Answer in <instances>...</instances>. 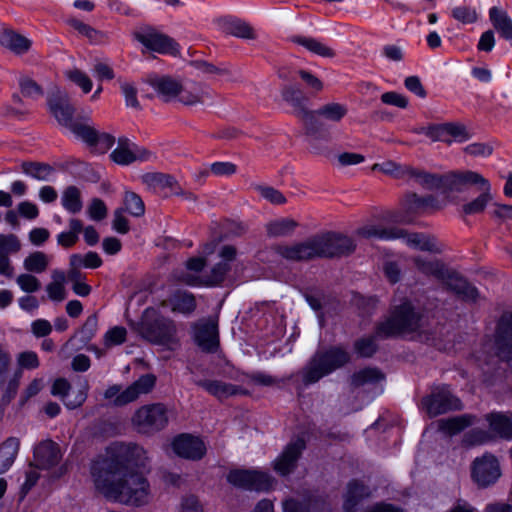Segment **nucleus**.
<instances>
[{
	"label": "nucleus",
	"instance_id": "obj_1",
	"mask_svg": "<svg viewBox=\"0 0 512 512\" xmlns=\"http://www.w3.org/2000/svg\"><path fill=\"white\" fill-rule=\"evenodd\" d=\"M147 460L143 447L134 443L111 444L104 456L91 465V477L98 493L108 501L140 507L150 502L148 480L134 467H143Z\"/></svg>",
	"mask_w": 512,
	"mask_h": 512
},
{
	"label": "nucleus",
	"instance_id": "obj_2",
	"mask_svg": "<svg viewBox=\"0 0 512 512\" xmlns=\"http://www.w3.org/2000/svg\"><path fill=\"white\" fill-rule=\"evenodd\" d=\"M354 249L355 244L350 237L327 233L292 246H279L278 253L288 260L301 261L316 257H338L352 253Z\"/></svg>",
	"mask_w": 512,
	"mask_h": 512
},
{
	"label": "nucleus",
	"instance_id": "obj_3",
	"mask_svg": "<svg viewBox=\"0 0 512 512\" xmlns=\"http://www.w3.org/2000/svg\"><path fill=\"white\" fill-rule=\"evenodd\" d=\"M418 324V314L409 301H404L394 307L386 320L378 324L375 336L364 337L356 341L355 351L362 357H370L377 349L376 337L386 338L412 332L418 328Z\"/></svg>",
	"mask_w": 512,
	"mask_h": 512
},
{
	"label": "nucleus",
	"instance_id": "obj_4",
	"mask_svg": "<svg viewBox=\"0 0 512 512\" xmlns=\"http://www.w3.org/2000/svg\"><path fill=\"white\" fill-rule=\"evenodd\" d=\"M136 330L141 337L152 344L161 345L170 350L179 345L176 322L170 317L164 316L158 308H146Z\"/></svg>",
	"mask_w": 512,
	"mask_h": 512
},
{
	"label": "nucleus",
	"instance_id": "obj_5",
	"mask_svg": "<svg viewBox=\"0 0 512 512\" xmlns=\"http://www.w3.org/2000/svg\"><path fill=\"white\" fill-rule=\"evenodd\" d=\"M417 269L441 281L447 289L466 301H474L478 296L477 289L461 277L457 272L448 269L439 260H424L421 257L414 259Z\"/></svg>",
	"mask_w": 512,
	"mask_h": 512
},
{
	"label": "nucleus",
	"instance_id": "obj_6",
	"mask_svg": "<svg viewBox=\"0 0 512 512\" xmlns=\"http://www.w3.org/2000/svg\"><path fill=\"white\" fill-rule=\"evenodd\" d=\"M349 359V354L338 347L331 348L324 353H317L304 370V383L312 384L317 382L325 375L346 364Z\"/></svg>",
	"mask_w": 512,
	"mask_h": 512
},
{
	"label": "nucleus",
	"instance_id": "obj_7",
	"mask_svg": "<svg viewBox=\"0 0 512 512\" xmlns=\"http://www.w3.org/2000/svg\"><path fill=\"white\" fill-rule=\"evenodd\" d=\"M168 410L161 403L143 405L132 416L134 428L142 434H154L168 424Z\"/></svg>",
	"mask_w": 512,
	"mask_h": 512
},
{
	"label": "nucleus",
	"instance_id": "obj_8",
	"mask_svg": "<svg viewBox=\"0 0 512 512\" xmlns=\"http://www.w3.org/2000/svg\"><path fill=\"white\" fill-rule=\"evenodd\" d=\"M156 378L152 374L141 376L125 390L120 385H112L104 392V398L115 406H124L136 401L141 395L149 393L155 386Z\"/></svg>",
	"mask_w": 512,
	"mask_h": 512
},
{
	"label": "nucleus",
	"instance_id": "obj_9",
	"mask_svg": "<svg viewBox=\"0 0 512 512\" xmlns=\"http://www.w3.org/2000/svg\"><path fill=\"white\" fill-rule=\"evenodd\" d=\"M134 38L148 50L159 54L176 56L180 52L179 44L173 38L151 26L140 28L134 32Z\"/></svg>",
	"mask_w": 512,
	"mask_h": 512
},
{
	"label": "nucleus",
	"instance_id": "obj_10",
	"mask_svg": "<svg viewBox=\"0 0 512 512\" xmlns=\"http://www.w3.org/2000/svg\"><path fill=\"white\" fill-rule=\"evenodd\" d=\"M421 404L430 417L461 409L460 400L446 385L434 388L430 395L422 399Z\"/></svg>",
	"mask_w": 512,
	"mask_h": 512
},
{
	"label": "nucleus",
	"instance_id": "obj_11",
	"mask_svg": "<svg viewBox=\"0 0 512 512\" xmlns=\"http://www.w3.org/2000/svg\"><path fill=\"white\" fill-rule=\"evenodd\" d=\"M227 481L245 490L266 491L272 486L273 478L261 470L234 469L228 473Z\"/></svg>",
	"mask_w": 512,
	"mask_h": 512
},
{
	"label": "nucleus",
	"instance_id": "obj_12",
	"mask_svg": "<svg viewBox=\"0 0 512 512\" xmlns=\"http://www.w3.org/2000/svg\"><path fill=\"white\" fill-rule=\"evenodd\" d=\"M441 208L442 205L433 195L422 197L416 193H410L406 195L401 202V210L403 212L401 221L404 223H410L419 215L439 210Z\"/></svg>",
	"mask_w": 512,
	"mask_h": 512
},
{
	"label": "nucleus",
	"instance_id": "obj_13",
	"mask_svg": "<svg viewBox=\"0 0 512 512\" xmlns=\"http://www.w3.org/2000/svg\"><path fill=\"white\" fill-rule=\"evenodd\" d=\"M490 182L478 172L472 170L454 171L444 175V189L461 192L469 186L488 189Z\"/></svg>",
	"mask_w": 512,
	"mask_h": 512
},
{
	"label": "nucleus",
	"instance_id": "obj_14",
	"mask_svg": "<svg viewBox=\"0 0 512 512\" xmlns=\"http://www.w3.org/2000/svg\"><path fill=\"white\" fill-rule=\"evenodd\" d=\"M498 460L492 454L476 458L472 465V478L480 487H487L500 477Z\"/></svg>",
	"mask_w": 512,
	"mask_h": 512
},
{
	"label": "nucleus",
	"instance_id": "obj_15",
	"mask_svg": "<svg viewBox=\"0 0 512 512\" xmlns=\"http://www.w3.org/2000/svg\"><path fill=\"white\" fill-rule=\"evenodd\" d=\"M194 340L205 352H216L219 346L218 323L214 319H201L193 326Z\"/></svg>",
	"mask_w": 512,
	"mask_h": 512
},
{
	"label": "nucleus",
	"instance_id": "obj_16",
	"mask_svg": "<svg viewBox=\"0 0 512 512\" xmlns=\"http://www.w3.org/2000/svg\"><path fill=\"white\" fill-rule=\"evenodd\" d=\"M151 153L131 142L128 138L118 139V146L110 154L113 162L119 165H129L135 161H147Z\"/></svg>",
	"mask_w": 512,
	"mask_h": 512
},
{
	"label": "nucleus",
	"instance_id": "obj_17",
	"mask_svg": "<svg viewBox=\"0 0 512 512\" xmlns=\"http://www.w3.org/2000/svg\"><path fill=\"white\" fill-rule=\"evenodd\" d=\"M497 356L512 361V312L504 313L497 325L495 340Z\"/></svg>",
	"mask_w": 512,
	"mask_h": 512
},
{
	"label": "nucleus",
	"instance_id": "obj_18",
	"mask_svg": "<svg viewBox=\"0 0 512 512\" xmlns=\"http://www.w3.org/2000/svg\"><path fill=\"white\" fill-rule=\"evenodd\" d=\"M62 452L59 445L50 440L41 441L34 448V464L38 469L50 470L60 463Z\"/></svg>",
	"mask_w": 512,
	"mask_h": 512
},
{
	"label": "nucleus",
	"instance_id": "obj_19",
	"mask_svg": "<svg viewBox=\"0 0 512 512\" xmlns=\"http://www.w3.org/2000/svg\"><path fill=\"white\" fill-rule=\"evenodd\" d=\"M237 255L236 248L231 245H224L219 250L221 261L215 264L210 272L205 276V284L208 286L220 285L225 279L231 269L230 262H232Z\"/></svg>",
	"mask_w": 512,
	"mask_h": 512
},
{
	"label": "nucleus",
	"instance_id": "obj_20",
	"mask_svg": "<svg viewBox=\"0 0 512 512\" xmlns=\"http://www.w3.org/2000/svg\"><path fill=\"white\" fill-rule=\"evenodd\" d=\"M173 451L180 457L198 460L201 459L206 447L202 440L188 434H182L176 437L172 443Z\"/></svg>",
	"mask_w": 512,
	"mask_h": 512
},
{
	"label": "nucleus",
	"instance_id": "obj_21",
	"mask_svg": "<svg viewBox=\"0 0 512 512\" xmlns=\"http://www.w3.org/2000/svg\"><path fill=\"white\" fill-rule=\"evenodd\" d=\"M196 306L194 295L184 290H176L160 303V307L169 308L172 313L182 315L192 314Z\"/></svg>",
	"mask_w": 512,
	"mask_h": 512
},
{
	"label": "nucleus",
	"instance_id": "obj_22",
	"mask_svg": "<svg viewBox=\"0 0 512 512\" xmlns=\"http://www.w3.org/2000/svg\"><path fill=\"white\" fill-rule=\"evenodd\" d=\"M304 448L305 442L303 439L298 438L289 443L282 454L274 461L275 471L283 476L289 474L294 469Z\"/></svg>",
	"mask_w": 512,
	"mask_h": 512
},
{
	"label": "nucleus",
	"instance_id": "obj_23",
	"mask_svg": "<svg viewBox=\"0 0 512 512\" xmlns=\"http://www.w3.org/2000/svg\"><path fill=\"white\" fill-rule=\"evenodd\" d=\"M282 96L287 103L294 107L297 116L303 119L306 124L312 122L314 113L306 109L307 98L302 90L294 86H288L284 88Z\"/></svg>",
	"mask_w": 512,
	"mask_h": 512
},
{
	"label": "nucleus",
	"instance_id": "obj_24",
	"mask_svg": "<svg viewBox=\"0 0 512 512\" xmlns=\"http://www.w3.org/2000/svg\"><path fill=\"white\" fill-rule=\"evenodd\" d=\"M489 20L501 38L512 45V18L503 9L493 6L489 9Z\"/></svg>",
	"mask_w": 512,
	"mask_h": 512
},
{
	"label": "nucleus",
	"instance_id": "obj_25",
	"mask_svg": "<svg viewBox=\"0 0 512 512\" xmlns=\"http://www.w3.org/2000/svg\"><path fill=\"white\" fill-rule=\"evenodd\" d=\"M148 83L164 101L175 99L181 87L178 81L168 76L149 77Z\"/></svg>",
	"mask_w": 512,
	"mask_h": 512
},
{
	"label": "nucleus",
	"instance_id": "obj_26",
	"mask_svg": "<svg viewBox=\"0 0 512 512\" xmlns=\"http://www.w3.org/2000/svg\"><path fill=\"white\" fill-rule=\"evenodd\" d=\"M403 234L400 228H384L375 224H366L356 231V235L362 238H377L381 240L399 239Z\"/></svg>",
	"mask_w": 512,
	"mask_h": 512
},
{
	"label": "nucleus",
	"instance_id": "obj_27",
	"mask_svg": "<svg viewBox=\"0 0 512 512\" xmlns=\"http://www.w3.org/2000/svg\"><path fill=\"white\" fill-rule=\"evenodd\" d=\"M370 495V490L362 482L352 480L347 485V492L344 496V510L354 512L358 503Z\"/></svg>",
	"mask_w": 512,
	"mask_h": 512
},
{
	"label": "nucleus",
	"instance_id": "obj_28",
	"mask_svg": "<svg viewBox=\"0 0 512 512\" xmlns=\"http://www.w3.org/2000/svg\"><path fill=\"white\" fill-rule=\"evenodd\" d=\"M197 385L220 400L237 395L242 391L238 386L218 380H200Z\"/></svg>",
	"mask_w": 512,
	"mask_h": 512
},
{
	"label": "nucleus",
	"instance_id": "obj_29",
	"mask_svg": "<svg viewBox=\"0 0 512 512\" xmlns=\"http://www.w3.org/2000/svg\"><path fill=\"white\" fill-rule=\"evenodd\" d=\"M490 430L497 436L512 440V420L509 416L492 412L486 415Z\"/></svg>",
	"mask_w": 512,
	"mask_h": 512
},
{
	"label": "nucleus",
	"instance_id": "obj_30",
	"mask_svg": "<svg viewBox=\"0 0 512 512\" xmlns=\"http://www.w3.org/2000/svg\"><path fill=\"white\" fill-rule=\"evenodd\" d=\"M0 44L15 54H23L31 47V41L23 35L11 30H5L0 34Z\"/></svg>",
	"mask_w": 512,
	"mask_h": 512
},
{
	"label": "nucleus",
	"instance_id": "obj_31",
	"mask_svg": "<svg viewBox=\"0 0 512 512\" xmlns=\"http://www.w3.org/2000/svg\"><path fill=\"white\" fill-rule=\"evenodd\" d=\"M20 448V440L9 437L0 445V474L6 472L14 463Z\"/></svg>",
	"mask_w": 512,
	"mask_h": 512
},
{
	"label": "nucleus",
	"instance_id": "obj_32",
	"mask_svg": "<svg viewBox=\"0 0 512 512\" xmlns=\"http://www.w3.org/2000/svg\"><path fill=\"white\" fill-rule=\"evenodd\" d=\"M410 181L414 182L425 190H436L444 188V175L441 176L418 168L413 169Z\"/></svg>",
	"mask_w": 512,
	"mask_h": 512
},
{
	"label": "nucleus",
	"instance_id": "obj_33",
	"mask_svg": "<svg viewBox=\"0 0 512 512\" xmlns=\"http://www.w3.org/2000/svg\"><path fill=\"white\" fill-rule=\"evenodd\" d=\"M399 239H403L404 243L413 249L439 252L435 239L422 233H407L403 230V234Z\"/></svg>",
	"mask_w": 512,
	"mask_h": 512
},
{
	"label": "nucleus",
	"instance_id": "obj_34",
	"mask_svg": "<svg viewBox=\"0 0 512 512\" xmlns=\"http://www.w3.org/2000/svg\"><path fill=\"white\" fill-rule=\"evenodd\" d=\"M208 96V91L200 85L194 84L190 87L181 86L176 98L183 104L193 105L196 103H204Z\"/></svg>",
	"mask_w": 512,
	"mask_h": 512
},
{
	"label": "nucleus",
	"instance_id": "obj_35",
	"mask_svg": "<svg viewBox=\"0 0 512 512\" xmlns=\"http://www.w3.org/2000/svg\"><path fill=\"white\" fill-rule=\"evenodd\" d=\"M291 41L295 44H298L311 53H314L316 55L322 56V57H333L334 52L331 48L326 46L321 41L312 38V37H306V36H293L291 37Z\"/></svg>",
	"mask_w": 512,
	"mask_h": 512
},
{
	"label": "nucleus",
	"instance_id": "obj_36",
	"mask_svg": "<svg viewBox=\"0 0 512 512\" xmlns=\"http://www.w3.org/2000/svg\"><path fill=\"white\" fill-rule=\"evenodd\" d=\"M223 29L226 33L236 37L246 39L254 38L252 27L241 19L232 17L223 19Z\"/></svg>",
	"mask_w": 512,
	"mask_h": 512
},
{
	"label": "nucleus",
	"instance_id": "obj_37",
	"mask_svg": "<svg viewBox=\"0 0 512 512\" xmlns=\"http://www.w3.org/2000/svg\"><path fill=\"white\" fill-rule=\"evenodd\" d=\"M142 181L147 187L156 191H163L166 188L175 191V186L177 185L172 176L163 173H147L142 176Z\"/></svg>",
	"mask_w": 512,
	"mask_h": 512
},
{
	"label": "nucleus",
	"instance_id": "obj_38",
	"mask_svg": "<svg viewBox=\"0 0 512 512\" xmlns=\"http://www.w3.org/2000/svg\"><path fill=\"white\" fill-rule=\"evenodd\" d=\"M475 417L472 415H460L449 419H442L439 421V428L441 431L450 435H454L474 423Z\"/></svg>",
	"mask_w": 512,
	"mask_h": 512
},
{
	"label": "nucleus",
	"instance_id": "obj_39",
	"mask_svg": "<svg viewBox=\"0 0 512 512\" xmlns=\"http://www.w3.org/2000/svg\"><path fill=\"white\" fill-rule=\"evenodd\" d=\"M50 110L57 121L69 129L75 122L73 121L74 108L67 102L53 101L49 102Z\"/></svg>",
	"mask_w": 512,
	"mask_h": 512
},
{
	"label": "nucleus",
	"instance_id": "obj_40",
	"mask_svg": "<svg viewBox=\"0 0 512 512\" xmlns=\"http://www.w3.org/2000/svg\"><path fill=\"white\" fill-rule=\"evenodd\" d=\"M21 170L27 176L41 181L49 180L54 172L50 165L40 162H23Z\"/></svg>",
	"mask_w": 512,
	"mask_h": 512
},
{
	"label": "nucleus",
	"instance_id": "obj_41",
	"mask_svg": "<svg viewBox=\"0 0 512 512\" xmlns=\"http://www.w3.org/2000/svg\"><path fill=\"white\" fill-rule=\"evenodd\" d=\"M384 375L376 368H364L352 375L351 384L354 387H362L382 381Z\"/></svg>",
	"mask_w": 512,
	"mask_h": 512
},
{
	"label": "nucleus",
	"instance_id": "obj_42",
	"mask_svg": "<svg viewBox=\"0 0 512 512\" xmlns=\"http://www.w3.org/2000/svg\"><path fill=\"white\" fill-rule=\"evenodd\" d=\"M49 265V257L41 251L29 254L23 262L25 270L31 273H42Z\"/></svg>",
	"mask_w": 512,
	"mask_h": 512
},
{
	"label": "nucleus",
	"instance_id": "obj_43",
	"mask_svg": "<svg viewBox=\"0 0 512 512\" xmlns=\"http://www.w3.org/2000/svg\"><path fill=\"white\" fill-rule=\"evenodd\" d=\"M69 228V231L61 232L57 236L58 244L65 248L72 247L78 241V235L83 229V224L80 220L74 218L69 221Z\"/></svg>",
	"mask_w": 512,
	"mask_h": 512
},
{
	"label": "nucleus",
	"instance_id": "obj_44",
	"mask_svg": "<svg viewBox=\"0 0 512 512\" xmlns=\"http://www.w3.org/2000/svg\"><path fill=\"white\" fill-rule=\"evenodd\" d=\"M481 194L471 202L463 205V212L468 215L477 214L484 211L487 204L492 200L491 185L488 189H478Z\"/></svg>",
	"mask_w": 512,
	"mask_h": 512
},
{
	"label": "nucleus",
	"instance_id": "obj_45",
	"mask_svg": "<svg viewBox=\"0 0 512 512\" xmlns=\"http://www.w3.org/2000/svg\"><path fill=\"white\" fill-rule=\"evenodd\" d=\"M297 227V223L289 218H282L267 224V233L270 236L279 237L289 235Z\"/></svg>",
	"mask_w": 512,
	"mask_h": 512
},
{
	"label": "nucleus",
	"instance_id": "obj_46",
	"mask_svg": "<svg viewBox=\"0 0 512 512\" xmlns=\"http://www.w3.org/2000/svg\"><path fill=\"white\" fill-rule=\"evenodd\" d=\"M62 205L70 213H78L82 209L80 191L75 186L68 187L62 195Z\"/></svg>",
	"mask_w": 512,
	"mask_h": 512
},
{
	"label": "nucleus",
	"instance_id": "obj_47",
	"mask_svg": "<svg viewBox=\"0 0 512 512\" xmlns=\"http://www.w3.org/2000/svg\"><path fill=\"white\" fill-rule=\"evenodd\" d=\"M89 390V386L87 382L81 383L67 394V398L65 399V405L69 409H75L80 407L87 398V393Z\"/></svg>",
	"mask_w": 512,
	"mask_h": 512
},
{
	"label": "nucleus",
	"instance_id": "obj_48",
	"mask_svg": "<svg viewBox=\"0 0 512 512\" xmlns=\"http://www.w3.org/2000/svg\"><path fill=\"white\" fill-rule=\"evenodd\" d=\"M315 113L327 120L338 122L346 115L347 108L339 103H330L322 106Z\"/></svg>",
	"mask_w": 512,
	"mask_h": 512
},
{
	"label": "nucleus",
	"instance_id": "obj_49",
	"mask_svg": "<svg viewBox=\"0 0 512 512\" xmlns=\"http://www.w3.org/2000/svg\"><path fill=\"white\" fill-rule=\"evenodd\" d=\"M124 206L125 211L135 217H140L145 212V206L141 197L131 191H127L125 193Z\"/></svg>",
	"mask_w": 512,
	"mask_h": 512
},
{
	"label": "nucleus",
	"instance_id": "obj_50",
	"mask_svg": "<svg viewBox=\"0 0 512 512\" xmlns=\"http://www.w3.org/2000/svg\"><path fill=\"white\" fill-rule=\"evenodd\" d=\"M451 15L455 20L463 24H472L478 20L476 9L467 5L454 7L451 11Z\"/></svg>",
	"mask_w": 512,
	"mask_h": 512
},
{
	"label": "nucleus",
	"instance_id": "obj_51",
	"mask_svg": "<svg viewBox=\"0 0 512 512\" xmlns=\"http://www.w3.org/2000/svg\"><path fill=\"white\" fill-rule=\"evenodd\" d=\"M319 499L309 497L305 503L299 502L294 499H288L283 502L284 512H310L311 509H316Z\"/></svg>",
	"mask_w": 512,
	"mask_h": 512
},
{
	"label": "nucleus",
	"instance_id": "obj_52",
	"mask_svg": "<svg viewBox=\"0 0 512 512\" xmlns=\"http://www.w3.org/2000/svg\"><path fill=\"white\" fill-rule=\"evenodd\" d=\"M70 130L89 147H91L98 131L91 125L75 122L71 125Z\"/></svg>",
	"mask_w": 512,
	"mask_h": 512
},
{
	"label": "nucleus",
	"instance_id": "obj_53",
	"mask_svg": "<svg viewBox=\"0 0 512 512\" xmlns=\"http://www.w3.org/2000/svg\"><path fill=\"white\" fill-rule=\"evenodd\" d=\"M417 133L424 134L432 141H442L447 143V128L446 124L430 125L428 127H421Z\"/></svg>",
	"mask_w": 512,
	"mask_h": 512
},
{
	"label": "nucleus",
	"instance_id": "obj_54",
	"mask_svg": "<svg viewBox=\"0 0 512 512\" xmlns=\"http://www.w3.org/2000/svg\"><path fill=\"white\" fill-rule=\"evenodd\" d=\"M21 249V243L14 234H0V254H14Z\"/></svg>",
	"mask_w": 512,
	"mask_h": 512
},
{
	"label": "nucleus",
	"instance_id": "obj_55",
	"mask_svg": "<svg viewBox=\"0 0 512 512\" xmlns=\"http://www.w3.org/2000/svg\"><path fill=\"white\" fill-rule=\"evenodd\" d=\"M68 24L77 30L80 34L86 36L88 39H90L93 42H97L102 37V34L92 28L91 26L83 23L82 21L76 19V18H70L67 20Z\"/></svg>",
	"mask_w": 512,
	"mask_h": 512
},
{
	"label": "nucleus",
	"instance_id": "obj_56",
	"mask_svg": "<svg viewBox=\"0 0 512 512\" xmlns=\"http://www.w3.org/2000/svg\"><path fill=\"white\" fill-rule=\"evenodd\" d=\"M237 170V166L232 162H214L210 165L209 170L202 172L203 176H208L209 173L215 176H230Z\"/></svg>",
	"mask_w": 512,
	"mask_h": 512
},
{
	"label": "nucleus",
	"instance_id": "obj_57",
	"mask_svg": "<svg viewBox=\"0 0 512 512\" xmlns=\"http://www.w3.org/2000/svg\"><path fill=\"white\" fill-rule=\"evenodd\" d=\"M447 128V143L450 144L453 141L464 142L470 137L469 133L463 125L446 123Z\"/></svg>",
	"mask_w": 512,
	"mask_h": 512
},
{
	"label": "nucleus",
	"instance_id": "obj_58",
	"mask_svg": "<svg viewBox=\"0 0 512 512\" xmlns=\"http://www.w3.org/2000/svg\"><path fill=\"white\" fill-rule=\"evenodd\" d=\"M127 331L124 327L115 326L108 330L104 336L105 346L111 347L120 345L126 340Z\"/></svg>",
	"mask_w": 512,
	"mask_h": 512
},
{
	"label": "nucleus",
	"instance_id": "obj_59",
	"mask_svg": "<svg viewBox=\"0 0 512 512\" xmlns=\"http://www.w3.org/2000/svg\"><path fill=\"white\" fill-rule=\"evenodd\" d=\"M17 364L21 369L34 370L40 366V361L36 352L24 351L18 354Z\"/></svg>",
	"mask_w": 512,
	"mask_h": 512
},
{
	"label": "nucleus",
	"instance_id": "obj_60",
	"mask_svg": "<svg viewBox=\"0 0 512 512\" xmlns=\"http://www.w3.org/2000/svg\"><path fill=\"white\" fill-rule=\"evenodd\" d=\"M66 76L76 85H78L84 93H89L92 90V81L84 72L75 69L68 71Z\"/></svg>",
	"mask_w": 512,
	"mask_h": 512
},
{
	"label": "nucleus",
	"instance_id": "obj_61",
	"mask_svg": "<svg viewBox=\"0 0 512 512\" xmlns=\"http://www.w3.org/2000/svg\"><path fill=\"white\" fill-rule=\"evenodd\" d=\"M256 189L264 199L272 204L281 205L286 202L285 196L279 190L273 187L257 186Z\"/></svg>",
	"mask_w": 512,
	"mask_h": 512
},
{
	"label": "nucleus",
	"instance_id": "obj_62",
	"mask_svg": "<svg viewBox=\"0 0 512 512\" xmlns=\"http://www.w3.org/2000/svg\"><path fill=\"white\" fill-rule=\"evenodd\" d=\"M115 143V137L109 133H97L91 148L99 153L107 152Z\"/></svg>",
	"mask_w": 512,
	"mask_h": 512
},
{
	"label": "nucleus",
	"instance_id": "obj_63",
	"mask_svg": "<svg viewBox=\"0 0 512 512\" xmlns=\"http://www.w3.org/2000/svg\"><path fill=\"white\" fill-rule=\"evenodd\" d=\"M21 93L30 98H38L42 95L40 86L28 77H22L19 80Z\"/></svg>",
	"mask_w": 512,
	"mask_h": 512
},
{
	"label": "nucleus",
	"instance_id": "obj_64",
	"mask_svg": "<svg viewBox=\"0 0 512 512\" xmlns=\"http://www.w3.org/2000/svg\"><path fill=\"white\" fill-rule=\"evenodd\" d=\"M16 283L22 291L27 293L36 292L40 288L39 280L31 274H20L16 279Z\"/></svg>",
	"mask_w": 512,
	"mask_h": 512
}]
</instances>
